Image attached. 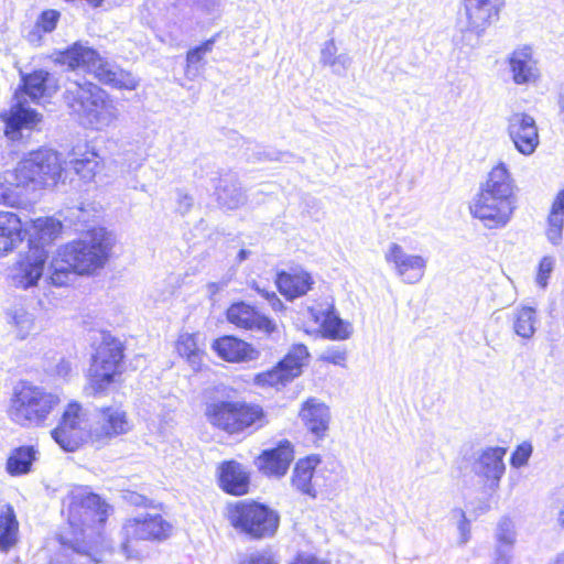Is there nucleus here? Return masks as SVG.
<instances>
[{
    "instance_id": "3",
    "label": "nucleus",
    "mask_w": 564,
    "mask_h": 564,
    "mask_svg": "<svg viewBox=\"0 0 564 564\" xmlns=\"http://www.w3.org/2000/svg\"><path fill=\"white\" fill-rule=\"evenodd\" d=\"M59 403L61 398L57 393L22 380L12 389L7 415L10 422L22 429L44 427Z\"/></svg>"
},
{
    "instance_id": "30",
    "label": "nucleus",
    "mask_w": 564,
    "mask_h": 564,
    "mask_svg": "<svg viewBox=\"0 0 564 564\" xmlns=\"http://www.w3.org/2000/svg\"><path fill=\"white\" fill-rule=\"evenodd\" d=\"M319 458L316 455L307 456L300 459L294 467L292 475V486L300 492L315 497L316 489L313 482L315 468L319 464Z\"/></svg>"
},
{
    "instance_id": "14",
    "label": "nucleus",
    "mask_w": 564,
    "mask_h": 564,
    "mask_svg": "<svg viewBox=\"0 0 564 564\" xmlns=\"http://www.w3.org/2000/svg\"><path fill=\"white\" fill-rule=\"evenodd\" d=\"M46 259L47 254L42 248H31L11 268L10 280L12 285L23 290L36 285L43 275Z\"/></svg>"
},
{
    "instance_id": "58",
    "label": "nucleus",
    "mask_w": 564,
    "mask_h": 564,
    "mask_svg": "<svg viewBox=\"0 0 564 564\" xmlns=\"http://www.w3.org/2000/svg\"><path fill=\"white\" fill-rule=\"evenodd\" d=\"M123 498L127 502L133 506H145L148 501L147 497L134 491H127L123 495Z\"/></svg>"
},
{
    "instance_id": "63",
    "label": "nucleus",
    "mask_w": 564,
    "mask_h": 564,
    "mask_svg": "<svg viewBox=\"0 0 564 564\" xmlns=\"http://www.w3.org/2000/svg\"><path fill=\"white\" fill-rule=\"evenodd\" d=\"M249 253H250V251H248V250H246V249H241V250L238 252V257H237V258H238V261H239V262L245 261V260L248 258Z\"/></svg>"
},
{
    "instance_id": "52",
    "label": "nucleus",
    "mask_w": 564,
    "mask_h": 564,
    "mask_svg": "<svg viewBox=\"0 0 564 564\" xmlns=\"http://www.w3.org/2000/svg\"><path fill=\"white\" fill-rule=\"evenodd\" d=\"M322 359L329 364L344 367L347 359V354L345 349H340L338 347H329L323 352Z\"/></svg>"
},
{
    "instance_id": "54",
    "label": "nucleus",
    "mask_w": 564,
    "mask_h": 564,
    "mask_svg": "<svg viewBox=\"0 0 564 564\" xmlns=\"http://www.w3.org/2000/svg\"><path fill=\"white\" fill-rule=\"evenodd\" d=\"M36 227L44 231L45 235H48L50 237L55 236L61 230V223L53 219V218H46V219H37L36 220Z\"/></svg>"
},
{
    "instance_id": "46",
    "label": "nucleus",
    "mask_w": 564,
    "mask_h": 564,
    "mask_svg": "<svg viewBox=\"0 0 564 564\" xmlns=\"http://www.w3.org/2000/svg\"><path fill=\"white\" fill-rule=\"evenodd\" d=\"M213 45H214V40L210 39L187 52V55H186V63H187L186 74H187V76L196 75V73H197L196 65L198 63H200V61L203 59L205 54L209 53L213 50Z\"/></svg>"
},
{
    "instance_id": "29",
    "label": "nucleus",
    "mask_w": 564,
    "mask_h": 564,
    "mask_svg": "<svg viewBox=\"0 0 564 564\" xmlns=\"http://www.w3.org/2000/svg\"><path fill=\"white\" fill-rule=\"evenodd\" d=\"M516 182L508 166L500 162L488 173V177L481 184L480 189L516 199Z\"/></svg>"
},
{
    "instance_id": "45",
    "label": "nucleus",
    "mask_w": 564,
    "mask_h": 564,
    "mask_svg": "<svg viewBox=\"0 0 564 564\" xmlns=\"http://www.w3.org/2000/svg\"><path fill=\"white\" fill-rule=\"evenodd\" d=\"M108 85L118 89L134 90L139 86V79L124 69L108 68Z\"/></svg>"
},
{
    "instance_id": "13",
    "label": "nucleus",
    "mask_w": 564,
    "mask_h": 564,
    "mask_svg": "<svg viewBox=\"0 0 564 564\" xmlns=\"http://www.w3.org/2000/svg\"><path fill=\"white\" fill-rule=\"evenodd\" d=\"M384 259L392 264L394 271L404 283L420 282L426 269V259L420 254H410L398 243L391 242L384 252Z\"/></svg>"
},
{
    "instance_id": "17",
    "label": "nucleus",
    "mask_w": 564,
    "mask_h": 564,
    "mask_svg": "<svg viewBox=\"0 0 564 564\" xmlns=\"http://www.w3.org/2000/svg\"><path fill=\"white\" fill-rule=\"evenodd\" d=\"M505 455L503 447H487L477 454L471 469L477 476L486 478L490 488H497L506 471Z\"/></svg>"
},
{
    "instance_id": "26",
    "label": "nucleus",
    "mask_w": 564,
    "mask_h": 564,
    "mask_svg": "<svg viewBox=\"0 0 564 564\" xmlns=\"http://www.w3.org/2000/svg\"><path fill=\"white\" fill-rule=\"evenodd\" d=\"M219 486L230 495L242 496L249 489V475L241 464L229 460L224 462L219 468Z\"/></svg>"
},
{
    "instance_id": "59",
    "label": "nucleus",
    "mask_w": 564,
    "mask_h": 564,
    "mask_svg": "<svg viewBox=\"0 0 564 564\" xmlns=\"http://www.w3.org/2000/svg\"><path fill=\"white\" fill-rule=\"evenodd\" d=\"M269 304L271 305L272 310L275 312L282 311L284 308L283 302L278 297L275 293H272L270 295Z\"/></svg>"
},
{
    "instance_id": "36",
    "label": "nucleus",
    "mask_w": 564,
    "mask_h": 564,
    "mask_svg": "<svg viewBox=\"0 0 564 564\" xmlns=\"http://www.w3.org/2000/svg\"><path fill=\"white\" fill-rule=\"evenodd\" d=\"M124 349L121 340L108 335V386L111 382L121 381V376L127 370Z\"/></svg>"
},
{
    "instance_id": "43",
    "label": "nucleus",
    "mask_w": 564,
    "mask_h": 564,
    "mask_svg": "<svg viewBox=\"0 0 564 564\" xmlns=\"http://www.w3.org/2000/svg\"><path fill=\"white\" fill-rule=\"evenodd\" d=\"M59 17L61 13L56 10L50 9L43 11L35 23L34 31L30 32L29 40L31 42L40 40V31H43L45 33L54 31L59 20Z\"/></svg>"
},
{
    "instance_id": "18",
    "label": "nucleus",
    "mask_w": 564,
    "mask_h": 564,
    "mask_svg": "<svg viewBox=\"0 0 564 564\" xmlns=\"http://www.w3.org/2000/svg\"><path fill=\"white\" fill-rule=\"evenodd\" d=\"M227 318L240 328L262 332L268 336L278 330L276 325L270 318L243 302L232 304L227 311Z\"/></svg>"
},
{
    "instance_id": "32",
    "label": "nucleus",
    "mask_w": 564,
    "mask_h": 564,
    "mask_svg": "<svg viewBox=\"0 0 564 564\" xmlns=\"http://www.w3.org/2000/svg\"><path fill=\"white\" fill-rule=\"evenodd\" d=\"M19 542V521L14 509L4 505L0 509V552L8 554Z\"/></svg>"
},
{
    "instance_id": "15",
    "label": "nucleus",
    "mask_w": 564,
    "mask_h": 564,
    "mask_svg": "<svg viewBox=\"0 0 564 564\" xmlns=\"http://www.w3.org/2000/svg\"><path fill=\"white\" fill-rule=\"evenodd\" d=\"M57 61L70 70L83 69L97 78L100 84L106 83V67L98 53L91 47L75 43L59 53Z\"/></svg>"
},
{
    "instance_id": "25",
    "label": "nucleus",
    "mask_w": 564,
    "mask_h": 564,
    "mask_svg": "<svg viewBox=\"0 0 564 564\" xmlns=\"http://www.w3.org/2000/svg\"><path fill=\"white\" fill-rule=\"evenodd\" d=\"M275 284L288 300H294L305 295L312 289L314 281L312 275L303 269H293L290 272H278Z\"/></svg>"
},
{
    "instance_id": "50",
    "label": "nucleus",
    "mask_w": 564,
    "mask_h": 564,
    "mask_svg": "<svg viewBox=\"0 0 564 564\" xmlns=\"http://www.w3.org/2000/svg\"><path fill=\"white\" fill-rule=\"evenodd\" d=\"M240 564H279L275 555L269 550L251 553Z\"/></svg>"
},
{
    "instance_id": "24",
    "label": "nucleus",
    "mask_w": 564,
    "mask_h": 564,
    "mask_svg": "<svg viewBox=\"0 0 564 564\" xmlns=\"http://www.w3.org/2000/svg\"><path fill=\"white\" fill-rule=\"evenodd\" d=\"M213 348L219 357L229 362L251 361L260 356L259 350L234 336H224L215 340Z\"/></svg>"
},
{
    "instance_id": "34",
    "label": "nucleus",
    "mask_w": 564,
    "mask_h": 564,
    "mask_svg": "<svg viewBox=\"0 0 564 564\" xmlns=\"http://www.w3.org/2000/svg\"><path fill=\"white\" fill-rule=\"evenodd\" d=\"M215 195L218 204L227 209H236L246 203V195L234 177L220 178Z\"/></svg>"
},
{
    "instance_id": "7",
    "label": "nucleus",
    "mask_w": 564,
    "mask_h": 564,
    "mask_svg": "<svg viewBox=\"0 0 564 564\" xmlns=\"http://www.w3.org/2000/svg\"><path fill=\"white\" fill-rule=\"evenodd\" d=\"M68 522L70 527H84L82 529L85 535L86 529L101 525L106 520V509L101 498L91 492L87 487H78L68 496Z\"/></svg>"
},
{
    "instance_id": "64",
    "label": "nucleus",
    "mask_w": 564,
    "mask_h": 564,
    "mask_svg": "<svg viewBox=\"0 0 564 564\" xmlns=\"http://www.w3.org/2000/svg\"><path fill=\"white\" fill-rule=\"evenodd\" d=\"M550 564H564V552L558 554Z\"/></svg>"
},
{
    "instance_id": "60",
    "label": "nucleus",
    "mask_w": 564,
    "mask_h": 564,
    "mask_svg": "<svg viewBox=\"0 0 564 564\" xmlns=\"http://www.w3.org/2000/svg\"><path fill=\"white\" fill-rule=\"evenodd\" d=\"M558 117L564 122V86L560 88L557 96Z\"/></svg>"
},
{
    "instance_id": "23",
    "label": "nucleus",
    "mask_w": 564,
    "mask_h": 564,
    "mask_svg": "<svg viewBox=\"0 0 564 564\" xmlns=\"http://www.w3.org/2000/svg\"><path fill=\"white\" fill-rule=\"evenodd\" d=\"M300 419L316 438H324L329 427L330 412L324 403L308 399L302 405Z\"/></svg>"
},
{
    "instance_id": "39",
    "label": "nucleus",
    "mask_w": 564,
    "mask_h": 564,
    "mask_svg": "<svg viewBox=\"0 0 564 564\" xmlns=\"http://www.w3.org/2000/svg\"><path fill=\"white\" fill-rule=\"evenodd\" d=\"M536 313L533 307L523 306L513 313V329L524 339L531 338L535 333Z\"/></svg>"
},
{
    "instance_id": "42",
    "label": "nucleus",
    "mask_w": 564,
    "mask_h": 564,
    "mask_svg": "<svg viewBox=\"0 0 564 564\" xmlns=\"http://www.w3.org/2000/svg\"><path fill=\"white\" fill-rule=\"evenodd\" d=\"M132 429V422L129 420L127 412L122 409L108 408V438L126 434Z\"/></svg>"
},
{
    "instance_id": "1",
    "label": "nucleus",
    "mask_w": 564,
    "mask_h": 564,
    "mask_svg": "<svg viewBox=\"0 0 564 564\" xmlns=\"http://www.w3.org/2000/svg\"><path fill=\"white\" fill-rule=\"evenodd\" d=\"M94 151L78 153L74 150L62 163L59 154L42 148L25 154L13 169L0 174V205L22 207L32 203L39 194L65 183L70 171L84 181H90L98 162Z\"/></svg>"
},
{
    "instance_id": "40",
    "label": "nucleus",
    "mask_w": 564,
    "mask_h": 564,
    "mask_svg": "<svg viewBox=\"0 0 564 564\" xmlns=\"http://www.w3.org/2000/svg\"><path fill=\"white\" fill-rule=\"evenodd\" d=\"M498 558H507V552L516 542V531L513 522L508 518H502L496 529Z\"/></svg>"
},
{
    "instance_id": "31",
    "label": "nucleus",
    "mask_w": 564,
    "mask_h": 564,
    "mask_svg": "<svg viewBox=\"0 0 564 564\" xmlns=\"http://www.w3.org/2000/svg\"><path fill=\"white\" fill-rule=\"evenodd\" d=\"M7 324L11 327L15 338L24 340L35 326L34 315L23 304L17 303L4 312Z\"/></svg>"
},
{
    "instance_id": "9",
    "label": "nucleus",
    "mask_w": 564,
    "mask_h": 564,
    "mask_svg": "<svg viewBox=\"0 0 564 564\" xmlns=\"http://www.w3.org/2000/svg\"><path fill=\"white\" fill-rule=\"evenodd\" d=\"M499 10L484 0H465V13L457 23L460 41L470 47L477 46L485 30L498 19Z\"/></svg>"
},
{
    "instance_id": "41",
    "label": "nucleus",
    "mask_w": 564,
    "mask_h": 564,
    "mask_svg": "<svg viewBox=\"0 0 564 564\" xmlns=\"http://www.w3.org/2000/svg\"><path fill=\"white\" fill-rule=\"evenodd\" d=\"M130 262L131 258L129 252L108 234V270H118V272H121Z\"/></svg>"
},
{
    "instance_id": "6",
    "label": "nucleus",
    "mask_w": 564,
    "mask_h": 564,
    "mask_svg": "<svg viewBox=\"0 0 564 564\" xmlns=\"http://www.w3.org/2000/svg\"><path fill=\"white\" fill-rule=\"evenodd\" d=\"M105 91L94 83L75 84L66 91V102L83 126L100 129L106 113Z\"/></svg>"
},
{
    "instance_id": "20",
    "label": "nucleus",
    "mask_w": 564,
    "mask_h": 564,
    "mask_svg": "<svg viewBox=\"0 0 564 564\" xmlns=\"http://www.w3.org/2000/svg\"><path fill=\"white\" fill-rule=\"evenodd\" d=\"M171 525L160 514H145L129 520L123 530L127 536L137 540H163L167 536Z\"/></svg>"
},
{
    "instance_id": "37",
    "label": "nucleus",
    "mask_w": 564,
    "mask_h": 564,
    "mask_svg": "<svg viewBox=\"0 0 564 564\" xmlns=\"http://www.w3.org/2000/svg\"><path fill=\"white\" fill-rule=\"evenodd\" d=\"M319 62L335 75L344 76L351 65V57L347 53L337 54L335 41L330 39L322 46Z\"/></svg>"
},
{
    "instance_id": "62",
    "label": "nucleus",
    "mask_w": 564,
    "mask_h": 564,
    "mask_svg": "<svg viewBox=\"0 0 564 564\" xmlns=\"http://www.w3.org/2000/svg\"><path fill=\"white\" fill-rule=\"evenodd\" d=\"M56 370H57V373H58L59 376H64V377H65V376H67V375L70 372L72 368H70L69 362H67V361H65V360H62V361L57 365Z\"/></svg>"
},
{
    "instance_id": "57",
    "label": "nucleus",
    "mask_w": 564,
    "mask_h": 564,
    "mask_svg": "<svg viewBox=\"0 0 564 564\" xmlns=\"http://www.w3.org/2000/svg\"><path fill=\"white\" fill-rule=\"evenodd\" d=\"M257 161H279L283 160V156L289 155L288 153H281L275 151H259L254 153Z\"/></svg>"
},
{
    "instance_id": "28",
    "label": "nucleus",
    "mask_w": 564,
    "mask_h": 564,
    "mask_svg": "<svg viewBox=\"0 0 564 564\" xmlns=\"http://www.w3.org/2000/svg\"><path fill=\"white\" fill-rule=\"evenodd\" d=\"M564 232V188L553 199L550 212L545 219L544 235L553 247L563 245Z\"/></svg>"
},
{
    "instance_id": "4",
    "label": "nucleus",
    "mask_w": 564,
    "mask_h": 564,
    "mask_svg": "<svg viewBox=\"0 0 564 564\" xmlns=\"http://www.w3.org/2000/svg\"><path fill=\"white\" fill-rule=\"evenodd\" d=\"M205 416L210 425L230 435L264 425L263 409L256 403L229 399H210L206 402Z\"/></svg>"
},
{
    "instance_id": "11",
    "label": "nucleus",
    "mask_w": 564,
    "mask_h": 564,
    "mask_svg": "<svg viewBox=\"0 0 564 564\" xmlns=\"http://www.w3.org/2000/svg\"><path fill=\"white\" fill-rule=\"evenodd\" d=\"M0 120L4 123V135L11 141H18L22 138V130H33L41 122L42 115L15 93L9 109L0 111Z\"/></svg>"
},
{
    "instance_id": "12",
    "label": "nucleus",
    "mask_w": 564,
    "mask_h": 564,
    "mask_svg": "<svg viewBox=\"0 0 564 564\" xmlns=\"http://www.w3.org/2000/svg\"><path fill=\"white\" fill-rule=\"evenodd\" d=\"M83 422L82 406L77 402H70L51 435L64 451L74 452L79 447L85 434Z\"/></svg>"
},
{
    "instance_id": "53",
    "label": "nucleus",
    "mask_w": 564,
    "mask_h": 564,
    "mask_svg": "<svg viewBox=\"0 0 564 564\" xmlns=\"http://www.w3.org/2000/svg\"><path fill=\"white\" fill-rule=\"evenodd\" d=\"M289 564H330L329 561L321 558L315 554L306 551H300L290 561Z\"/></svg>"
},
{
    "instance_id": "35",
    "label": "nucleus",
    "mask_w": 564,
    "mask_h": 564,
    "mask_svg": "<svg viewBox=\"0 0 564 564\" xmlns=\"http://www.w3.org/2000/svg\"><path fill=\"white\" fill-rule=\"evenodd\" d=\"M36 455L37 449L33 445L12 449L6 463L7 473L13 477L29 474Z\"/></svg>"
},
{
    "instance_id": "48",
    "label": "nucleus",
    "mask_w": 564,
    "mask_h": 564,
    "mask_svg": "<svg viewBox=\"0 0 564 564\" xmlns=\"http://www.w3.org/2000/svg\"><path fill=\"white\" fill-rule=\"evenodd\" d=\"M553 268H554V259L552 257H544L542 258V260L540 261V264H539V270H538V274H536V284L542 288V289H545L546 285H547V280L550 278V274L551 272L553 271Z\"/></svg>"
},
{
    "instance_id": "5",
    "label": "nucleus",
    "mask_w": 564,
    "mask_h": 564,
    "mask_svg": "<svg viewBox=\"0 0 564 564\" xmlns=\"http://www.w3.org/2000/svg\"><path fill=\"white\" fill-rule=\"evenodd\" d=\"M226 518L237 532L254 540L273 536L280 523L276 511L253 500L229 503Z\"/></svg>"
},
{
    "instance_id": "2",
    "label": "nucleus",
    "mask_w": 564,
    "mask_h": 564,
    "mask_svg": "<svg viewBox=\"0 0 564 564\" xmlns=\"http://www.w3.org/2000/svg\"><path fill=\"white\" fill-rule=\"evenodd\" d=\"M106 259V230L89 229L79 240L58 250L51 264V281L56 286L67 285L76 275L94 273Z\"/></svg>"
},
{
    "instance_id": "16",
    "label": "nucleus",
    "mask_w": 564,
    "mask_h": 564,
    "mask_svg": "<svg viewBox=\"0 0 564 564\" xmlns=\"http://www.w3.org/2000/svg\"><path fill=\"white\" fill-rule=\"evenodd\" d=\"M508 135L514 148L523 155H531L539 145L535 120L524 112H514L508 118Z\"/></svg>"
},
{
    "instance_id": "8",
    "label": "nucleus",
    "mask_w": 564,
    "mask_h": 564,
    "mask_svg": "<svg viewBox=\"0 0 564 564\" xmlns=\"http://www.w3.org/2000/svg\"><path fill=\"white\" fill-rule=\"evenodd\" d=\"M471 215L489 229L505 227L516 209V199L480 189L470 205Z\"/></svg>"
},
{
    "instance_id": "44",
    "label": "nucleus",
    "mask_w": 564,
    "mask_h": 564,
    "mask_svg": "<svg viewBox=\"0 0 564 564\" xmlns=\"http://www.w3.org/2000/svg\"><path fill=\"white\" fill-rule=\"evenodd\" d=\"M180 356L185 357L193 369H197L200 364L199 350L192 335H182L176 345Z\"/></svg>"
},
{
    "instance_id": "47",
    "label": "nucleus",
    "mask_w": 564,
    "mask_h": 564,
    "mask_svg": "<svg viewBox=\"0 0 564 564\" xmlns=\"http://www.w3.org/2000/svg\"><path fill=\"white\" fill-rule=\"evenodd\" d=\"M192 12L200 17L214 15L220 6V0H183Z\"/></svg>"
},
{
    "instance_id": "27",
    "label": "nucleus",
    "mask_w": 564,
    "mask_h": 564,
    "mask_svg": "<svg viewBox=\"0 0 564 564\" xmlns=\"http://www.w3.org/2000/svg\"><path fill=\"white\" fill-rule=\"evenodd\" d=\"M23 239L20 217L13 212L0 210V257L12 252Z\"/></svg>"
},
{
    "instance_id": "56",
    "label": "nucleus",
    "mask_w": 564,
    "mask_h": 564,
    "mask_svg": "<svg viewBox=\"0 0 564 564\" xmlns=\"http://www.w3.org/2000/svg\"><path fill=\"white\" fill-rule=\"evenodd\" d=\"M193 205V198L182 191L177 192V209L181 214H186Z\"/></svg>"
},
{
    "instance_id": "38",
    "label": "nucleus",
    "mask_w": 564,
    "mask_h": 564,
    "mask_svg": "<svg viewBox=\"0 0 564 564\" xmlns=\"http://www.w3.org/2000/svg\"><path fill=\"white\" fill-rule=\"evenodd\" d=\"M322 327L325 336L335 340L347 339L352 333L351 324L341 319L333 310L326 312Z\"/></svg>"
},
{
    "instance_id": "22",
    "label": "nucleus",
    "mask_w": 564,
    "mask_h": 564,
    "mask_svg": "<svg viewBox=\"0 0 564 564\" xmlns=\"http://www.w3.org/2000/svg\"><path fill=\"white\" fill-rule=\"evenodd\" d=\"M509 67L517 85L533 84L540 77L538 62L530 46L514 50L509 57Z\"/></svg>"
},
{
    "instance_id": "61",
    "label": "nucleus",
    "mask_w": 564,
    "mask_h": 564,
    "mask_svg": "<svg viewBox=\"0 0 564 564\" xmlns=\"http://www.w3.org/2000/svg\"><path fill=\"white\" fill-rule=\"evenodd\" d=\"M59 542H61V544H63V545H67V546H69L70 549H73L74 551H76V552H82V549H80V546L78 545L77 540H76V541H73V540L67 539L64 534H61V535H59Z\"/></svg>"
},
{
    "instance_id": "19",
    "label": "nucleus",
    "mask_w": 564,
    "mask_h": 564,
    "mask_svg": "<svg viewBox=\"0 0 564 564\" xmlns=\"http://www.w3.org/2000/svg\"><path fill=\"white\" fill-rule=\"evenodd\" d=\"M294 459L291 442L284 440L276 447L264 451L257 459L259 469L269 476H284Z\"/></svg>"
},
{
    "instance_id": "21",
    "label": "nucleus",
    "mask_w": 564,
    "mask_h": 564,
    "mask_svg": "<svg viewBox=\"0 0 564 564\" xmlns=\"http://www.w3.org/2000/svg\"><path fill=\"white\" fill-rule=\"evenodd\" d=\"M101 343L95 348L91 355V362L87 373V383L84 393L88 398H102L106 392V347L104 346L106 336L100 332Z\"/></svg>"
},
{
    "instance_id": "49",
    "label": "nucleus",
    "mask_w": 564,
    "mask_h": 564,
    "mask_svg": "<svg viewBox=\"0 0 564 564\" xmlns=\"http://www.w3.org/2000/svg\"><path fill=\"white\" fill-rule=\"evenodd\" d=\"M128 147L129 149H124L123 153L119 154V156L122 158H113L112 163L127 164L128 171L137 170L142 165L143 159L137 156V154L132 150V144L129 143Z\"/></svg>"
},
{
    "instance_id": "55",
    "label": "nucleus",
    "mask_w": 564,
    "mask_h": 564,
    "mask_svg": "<svg viewBox=\"0 0 564 564\" xmlns=\"http://www.w3.org/2000/svg\"><path fill=\"white\" fill-rule=\"evenodd\" d=\"M458 513L460 517V520L457 525V529L459 532V544L464 545L470 539V523H469L468 519L466 518L464 511L459 510Z\"/></svg>"
},
{
    "instance_id": "51",
    "label": "nucleus",
    "mask_w": 564,
    "mask_h": 564,
    "mask_svg": "<svg viewBox=\"0 0 564 564\" xmlns=\"http://www.w3.org/2000/svg\"><path fill=\"white\" fill-rule=\"evenodd\" d=\"M532 454V446L530 444L523 443L517 447L511 456V465L513 467L524 466L530 456Z\"/></svg>"
},
{
    "instance_id": "10",
    "label": "nucleus",
    "mask_w": 564,
    "mask_h": 564,
    "mask_svg": "<svg viewBox=\"0 0 564 564\" xmlns=\"http://www.w3.org/2000/svg\"><path fill=\"white\" fill-rule=\"evenodd\" d=\"M307 357L306 346L302 344L294 345L274 368L256 375L253 382L261 388L284 387L302 373Z\"/></svg>"
},
{
    "instance_id": "33",
    "label": "nucleus",
    "mask_w": 564,
    "mask_h": 564,
    "mask_svg": "<svg viewBox=\"0 0 564 564\" xmlns=\"http://www.w3.org/2000/svg\"><path fill=\"white\" fill-rule=\"evenodd\" d=\"M21 75V90H17L24 99L28 96L32 101L37 102L48 95L50 73L44 69H36L30 74L23 72Z\"/></svg>"
}]
</instances>
